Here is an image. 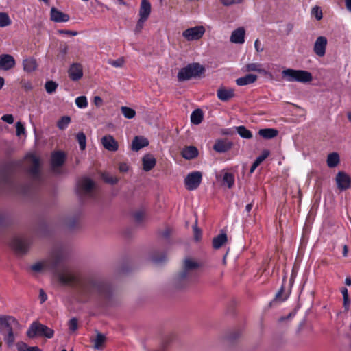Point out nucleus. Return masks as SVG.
I'll list each match as a JSON object with an SVG mask.
<instances>
[{"label": "nucleus", "mask_w": 351, "mask_h": 351, "mask_svg": "<svg viewBox=\"0 0 351 351\" xmlns=\"http://www.w3.org/2000/svg\"><path fill=\"white\" fill-rule=\"evenodd\" d=\"M284 293V287H282L280 290L276 293L275 296V301L282 302L286 299V297H282V293Z\"/></svg>", "instance_id": "nucleus-54"}, {"label": "nucleus", "mask_w": 351, "mask_h": 351, "mask_svg": "<svg viewBox=\"0 0 351 351\" xmlns=\"http://www.w3.org/2000/svg\"><path fill=\"white\" fill-rule=\"evenodd\" d=\"M1 119L9 124H12L14 122V117L12 114H5L1 117Z\"/></svg>", "instance_id": "nucleus-58"}, {"label": "nucleus", "mask_w": 351, "mask_h": 351, "mask_svg": "<svg viewBox=\"0 0 351 351\" xmlns=\"http://www.w3.org/2000/svg\"><path fill=\"white\" fill-rule=\"evenodd\" d=\"M11 24V20L5 12H0V27H5Z\"/></svg>", "instance_id": "nucleus-42"}, {"label": "nucleus", "mask_w": 351, "mask_h": 351, "mask_svg": "<svg viewBox=\"0 0 351 351\" xmlns=\"http://www.w3.org/2000/svg\"><path fill=\"white\" fill-rule=\"evenodd\" d=\"M53 334L54 331L53 329L36 322H33L27 331V335L29 338H34L36 336H39L50 339L53 337Z\"/></svg>", "instance_id": "nucleus-6"}, {"label": "nucleus", "mask_w": 351, "mask_h": 351, "mask_svg": "<svg viewBox=\"0 0 351 351\" xmlns=\"http://www.w3.org/2000/svg\"><path fill=\"white\" fill-rule=\"evenodd\" d=\"M28 160L27 172L31 178L35 182H41L42 175L40 170V160L34 154H29L26 157Z\"/></svg>", "instance_id": "nucleus-9"}, {"label": "nucleus", "mask_w": 351, "mask_h": 351, "mask_svg": "<svg viewBox=\"0 0 351 351\" xmlns=\"http://www.w3.org/2000/svg\"><path fill=\"white\" fill-rule=\"evenodd\" d=\"M0 189H7L16 193L25 194L27 189L19 188L16 183L12 179L11 175L6 171L0 172Z\"/></svg>", "instance_id": "nucleus-8"}, {"label": "nucleus", "mask_w": 351, "mask_h": 351, "mask_svg": "<svg viewBox=\"0 0 351 351\" xmlns=\"http://www.w3.org/2000/svg\"><path fill=\"white\" fill-rule=\"evenodd\" d=\"M241 335V332L238 330H234V331H232L231 332H230L228 336H227V339L230 341H234L235 339H237L239 336Z\"/></svg>", "instance_id": "nucleus-51"}, {"label": "nucleus", "mask_w": 351, "mask_h": 351, "mask_svg": "<svg viewBox=\"0 0 351 351\" xmlns=\"http://www.w3.org/2000/svg\"><path fill=\"white\" fill-rule=\"evenodd\" d=\"M16 347L19 351H42L38 346H28L24 342H18L16 343Z\"/></svg>", "instance_id": "nucleus-36"}, {"label": "nucleus", "mask_w": 351, "mask_h": 351, "mask_svg": "<svg viewBox=\"0 0 351 351\" xmlns=\"http://www.w3.org/2000/svg\"><path fill=\"white\" fill-rule=\"evenodd\" d=\"M236 131L241 138L250 139L252 138V133L245 126L241 125L235 128Z\"/></svg>", "instance_id": "nucleus-35"}, {"label": "nucleus", "mask_w": 351, "mask_h": 351, "mask_svg": "<svg viewBox=\"0 0 351 351\" xmlns=\"http://www.w3.org/2000/svg\"><path fill=\"white\" fill-rule=\"evenodd\" d=\"M282 75L288 82L307 83L313 80L312 74L304 70L287 69L282 71Z\"/></svg>", "instance_id": "nucleus-5"}, {"label": "nucleus", "mask_w": 351, "mask_h": 351, "mask_svg": "<svg viewBox=\"0 0 351 351\" xmlns=\"http://www.w3.org/2000/svg\"><path fill=\"white\" fill-rule=\"evenodd\" d=\"M75 104L80 108H84L88 106L87 99L85 96H80L75 99Z\"/></svg>", "instance_id": "nucleus-44"}, {"label": "nucleus", "mask_w": 351, "mask_h": 351, "mask_svg": "<svg viewBox=\"0 0 351 351\" xmlns=\"http://www.w3.org/2000/svg\"><path fill=\"white\" fill-rule=\"evenodd\" d=\"M203 119V112L200 109L195 110L191 115V121L193 124L198 125L199 124Z\"/></svg>", "instance_id": "nucleus-34"}, {"label": "nucleus", "mask_w": 351, "mask_h": 351, "mask_svg": "<svg viewBox=\"0 0 351 351\" xmlns=\"http://www.w3.org/2000/svg\"><path fill=\"white\" fill-rule=\"evenodd\" d=\"M245 72L256 71L260 73H267V71L262 68V65L259 63H250L245 66L243 69Z\"/></svg>", "instance_id": "nucleus-32"}, {"label": "nucleus", "mask_w": 351, "mask_h": 351, "mask_svg": "<svg viewBox=\"0 0 351 351\" xmlns=\"http://www.w3.org/2000/svg\"><path fill=\"white\" fill-rule=\"evenodd\" d=\"M149 141L143 136H135L132 142V149L138 152L141 149L147 146Z\"/></svg>", "instance_id": "nucleus-24"}, {"label": "nucleus", "mask_w": 351, "mask_h": 351, "mask_svg": "<svg viewBox=\"0 0 351 351\" xmlns=\"http://www.w3.org/2000/svg\"><path fill=\"white\" fill-rule=\"evenodd\" d=\"M227 241L228 238L226 234L221 232L213 239V247L214 249H219L227 242Z\"/></svg>", "instance_id": "nucleus-28"}, {"label": "nucleus", "mask_w": 351, "mask_h": 351, "mask_svg": "<svg viewBox=\"0 0 351 351\" xmlns=\"http://www.w3.org/2000/svg\"><path fill=\"white\" fill-rule=\"evenodd\" d=\"M335 181L337 183V188L341 191H345L348 189L351 185L350 177L343 171H339L337 173Z\"/></svg>", "instance_id": "nucleus-14"}, {"label": "nucleus", "mask_w": 351, "mask_h": 351, "mask_svg": "<svg viewBox=\"0 0 351 351\" xmlns=\"http://www.w3.org/2000/svg\"><path fill=\"white\" fill-rule=\"evenodd\" d=\"M121 112L127 119H132L136 115V111L134 109L127 106L121 107Z\"/></svg>", "instance_id": "nucleus-38"}, {"label": "nucleus", "mask_w": 351, "mask_h": 351, "mask_svg": "<svg viewBox=\"0 0 351 351\" xmlns=\"http://www.w3.org/2000/svg\"><path fill=\"white\" fill-rule=\"evenodd\" d=\"M311 14L313 15L317 21L322 19V12L318 6H315L312 8Z\"/></svg>", "instance_id": "nucleus-47"}, {"label": "nucleus", "mask_w": 351, "mask_h": 351, "mask_svg": "<svg viewBox=\"0 0 351 351\" xmlns=\"http://www.w3.org/2000/svg\"><path fill=\"white\" fill-rule=\"evenodd\" d=\"M343 306L344 310H345V311H348L349 310L350 304V300L349 298V296L343 297Z\"/></svg>", "instance_id": "nucleus-59"}, {"label": "nucleus", "mask_w": 351, "mask_h": 351, "mask_svg": "<svg viewBox=\"0 0 351 351\" xmlns=\"http://www.w3.org/2000/svg\"><path fill=\"white\" fill-rule=\"evenodd\" d=\"M151 12V4L148 0H142L139 10V16L143 19H147Z\"/></svg>", "instance_id": "nucleus-27"}, {"label": "nucleus", "mask_w": 351, "mask_h": 351, "mask_svg": "<svg viewBox=\"0 0 351 351\" xmlns=\"http://www.w3.org/2000/svg\"><path fill=\"white\" fill-rule=\"evenodd\" d=\"M71 122V118L69 116H63L57 123V126L60 130H64Z\"/></svg>", "instance_id": "nucleus-39"}, {"label": "nucleus", "mask_w": 351, "mask_h": 351, "mask_svg": "<svg viewBox=\"0 0 351 351\" xmlns=\"http://www.w3.org/2000/svg\"><path fill=\"white\" fill-rule=\"evenodd\" d=\"M143 170L149 171L152 170L156 165V160L152 154H146L143 156Z\"/></svg>", "instance_id": "nucleus-26"}, {"label": "nucleus", "mask_w": 351, "mask_h": 351, "mask_svg": "<svg viewBox=\"0 0 351 351\" xmlns=\"http://www.w3.org/2000/svg\"><path fill=\"white\" fill-rule=\"evenodd\" d=\"M8 220V215L5 213H0V226L7 223Z\"/></svg>", "instance_id": "nucleus-61"}, {"label": "nucleus", "mask_w": 351, "mask_h": 351, "mask_svg": "<svg viewBox=\"0 0 351 351\" xmlns=\"http://www.w3.org/2000/svg\"><path fill=\"white\" fill-rule=\"evenodd\" d=\"M101 142L104 147L110 152L118 150L119 143L111 135H106L101 138Z\"/></svg>", "instance_id": "nucleus-17"}, {"label": "nucleus", "mask_w": 351, "mask_h": 351, "mask_svg": "<svg viewBox=\"0 0 351 351\" xmlns=\"http://www.w3.org/2000/svg\"><path fill=\"white\" fill-rule=\"evenodd\" d=\"M51 20L56 23L66 22L69 20V16L57 8L53 7L50 12Z\"/></svg>", "instance_id": "nucleus-20"}, {"label": "nucleus", "mask_w": 351, "mask_h": 351, "mask_svg": "<svg viewBox=\"0 0 351 351\" xmlns=\"http://www.w3.org/2000/svg\"><path fill=\"white\" fill-rule=\"evenodd\" d=\"M133 216H134V218L136 222L141 223L144 218L145 214L143 211L139 210V211L135 212L134 213Z\"/></svg>", "instance_id": "nucleus-52"}, {"label": "nucleus", "mask_w": 351, "mask_h": 351, "mask_svg": "<svg viewBox=\"0 0 351 351\" xmlns=\"http://www.w3.org/2000/svg\"><path fill=\"white\" fill-rule=\"evenodd\" d=\"M327 39L324 36H319L314 44L313 51L319 57H323L326 53Z\"/></svg>", "instance_id": "nucleus-15"}, {"label": "nucleus", "mask_w": 351, "mask_h": 351, "mask_svg": "<svg viewBox=\"0 0 351 351\" xmlns=\"http://www.w3.org/2000/svg\"><path fill=\"white\" fill-rule=\"evenodd\" d=\"M95 188V182L87 177L80 178L77 184L76 191L81 197H90Z\"/></svg>", "instance_id": "nucleus-7"}, {"label": "nucleus", "mask_w": 351, "mask_h": 351, "mask_svg": "<svg viewBox=\"0 0 351 351\" xmlns=\"http://www.w3.org/2000/svg\"><path fill=\"white\" fill-rule=\"evenodd\" d=\"M15 66V60L12 56L2 54L0 56V69L8 71Z\"/></svg>", "instance_id": "nucleus-19"}, {"label": "nucleus", "mask_w": 351, "mask_h": 351, "mask_svg": "<svg viewBox=\"0 0 351 351\" xmlns=\"http://www.w3.org/2000/svg\"><path fill=\"white\" fill-rule=\"evenodd\" d=\"M23 69L27 72H32L37 68L36 60L34 58L25 59L23 62Z\"/></svg>", "instance_id": "nucleus-33"}, {"label": "nucleus", "mask_w": 351, "mask_h": 351, "mask_svg": "<svg viewBox=\"0 0 351 351\" xmlns=\"http://www.w3.org/2000/svg\"><path fill=\"white\" fill-rule=\"evenodd\" d=\"M58 33L60 34H66L70 36H76L77 35V32L75 31L67 30V29H60L58 30Z\"/></svg>", "instance_id": "nucleus-60"}, {"label": "nucleus", "mask_w": 351, "mask_h": 351, "mask_svg": "<svg viewBox=\"0 0 351 351\" xmlns=\"http://www.w3.org/2000/svg\"><path fill=\"white\" fill-rule=\"evenodd\" d=\"M67 256L66 249L57 248L49 258L32 265L31 269L35 272H40L44 268L52 271L60 284L75 288L83 297L108 295L109 287L104 280L95 276H82L75 272L64 263Z\"/></svg>", "instance_id": "nucleus-1"}, {"label": "nucleus", "mask_w": 351, "mask_h": 351, "mask_svg": "<svg viewBox=\"0 0 351 351\" xmlns=\"http://www.w3.org/2000/svg\"><path fill=\"white\" fill-rule=\"evenodd\" d=\"M101 178L105 182L112 185L116 184L119 182V178L117 177L113 176L109 173H103Z\"/></svg>", "instance_id": "nucleus-37"}, {"label": "nucleus", "mask_w": 351, "mask_h": 351, "mask_svg": "<svg viewBox=\"0 0 351 351\" xmlns=\"http://www.w3.org/2000/svg\"><path fill=\"white\" fill-rule=\"evenodd\" d=\"M340 159L338 153L332 152L327 156L326 163L328 167L334 168L339 163Z\"/></svg>", "instance_id": "nucleus-30"}, {"label": "nucleus", "mask_w": 351, "mask_h": 351, "mask_svg": "<svg viewBox=\"0 0 351 351\" xmlns=\"http://www.w3.org/2000/svg\"><path fill=\"white\" fill-rule=\"evenodd\" d=\"M263 162L261 158H260L258 156L256 158L255 161L253 162L252 165L251 166L250 173H252L254 170L257 168V167Z\"/></svg>", "instance_id": "nucleus-56"}, {"label": "nucleus", "mask_w": 351, "mask_h": 351, "mask_svg": "<svg viewBox=\"0 0 351 351\" xmlns=\"http://www.w3.org/2000/svg\"><path fill=\"white\" fill-rule=\"evenodd\" d=\"M204 71V67L199 63L189 64L179 71L178 73V80L179 82H184L193 77L196 78L200 77Z\"/></svg>", "instance_id": "nucleus-4"}, {"label": "nucleus", "mask_w": 351, "mask_h": 351, "mask_svg": "<svg viewBox=\"0 0 351 351\" xmlns=\"http://www.w3.org/2000/svg\"><path fill=\"white\" fill-rule=\"evenodd\" d=\"M66 154L64 152L57 151L51 154V165L53 171L56 173H59L58 168L60 167L65 162Z\"/></svg>", "instance_id": "nucleus-13"}, {"label": "nucleus", "mask_w": 351, "mask_h": 351, "mask_svg": "<svg viewBox=\"0 0 351 351\" xmlns=\"http://www.w3.org/2000/svg\"><path fill=\"white\" fill-rule=\"evenodd\" d=\"M204 33V27L199 25L186 29L182 32V36L188 41H192L199 40L203 36Z\"/></svg>", "instance_id": "nucleus-12"}, {"label": "nucleus", "mask_w": 351, "mask_h": 351, "mask_svg": "<svg viewBox=\"0 0 351 351\" xmlns=\"http://www.w3.org/2000/svg\"><path fill=\"white\" fill-rule=\"evenodd\" d=\"M146 21L147 19H143V18L140 17L134 29V32L136 34H138L141 32Z\"/></svg>", "instance_id": "nucleus-48"}, {"label": "nucleus", "mask_w": 351, "mask_h": 351, "mask_svg": "<svg viewBox=\"0 0 351 351\" xmlns=\"http://www.w3.org/2000/svg\"><path fill=\"white\" fill-rule=\"evenodd\" d=\"M202 174L200 171H193L189 173L185 179L184 184L187 190L196 189L201 184Z\"/></svg>", "instance_id": "nucleus-11"}, {"label": "nucleus", "mask_w": 351, "mask_h": 351, "mask_svg": "<svg viewBox=\"0 0 351 351\" xmlns=\"http://www.w3.org/2000/svg\"><path fill=\"white\" fill-rule=\"evenodd\" d=\"M245 29L243 27H239L234 30L230 36V42L233 43L242 44L245 41Z\"/></svg>", "instance_id": "nucleus-23"}, {"label": "nucleus", "mask_w": 351, "mask_h": 351, "mask_svg": "<svg viewBox=\"0 0 351 351\" xmlns=\"http://www.w3.org/2000/svg\"><path fill=\"white\" fill-rule=\"evenodd\" d=\"M258 79V76L254 74H247L243 77L237 78L236 84L238 86H245L254 83Z\"/></svg>", "instance_id": "nucleus-25"}, {"label": "nucleus", "mask_w": 351, "mask_h": 351, "mask_svg": "<svg viewBox=\"0 0 351 351\" xmlns=\"http://www.w3.org/2000/svg\"><path fill=\"white\" fill-rule=\"evenodd\" d=\"M151 260L156 264H160L166 261V256L164 254H161L160 256L158 257L156 254L154 253L151 256Z\"/></svg>", "instance_id": "nucleus-45"}, {"label": "nucleus", "mask_w": 351, "mask_h": 351, "mask_svg": "<svg viewBox=\"0 0 351 351\" xmlns=\"http://www.w3.org/2000/svg\"><path fill=\"white\" fill-rule=\"evenodd\" d=\"M29 245V241L24 237L16 236L10 242V247L18 254L27 253Z\"/></svg>", "instance_id": "nucleus-10"}, {"label": "nucleus", "mask_w": 351, "mask_h": 351, "mask_svg": "<svg viewBox=\"0 0 351 351\" xmlns=\"http://www.w3.org/2000/svg\"><path fill=\"white\" fill-rule=\"evenodd\" d=\"M223 182L226 184L228 188H232L234 183V176L228 172H226L223 175Z\"/></svg>", "instance_id": "nucleus-41"}, {"label": "nucleus", "mask_w": 351, "mask_h": 351, "mask_svg": "<svg viewBox=\"0 0 351 351\" xmlns=\"http://www.w3.org/2000/svg\"><path fill=\"white\" fill-rule=\"evenodd\" d=\"M69 326L70 330L74 332L77 329V319L76 318H72L69 322Z\"/></svg>", "instance_id": "nucleus-53"}, {"label": "nucleus", "mask_w": 351, "mask_h": 351, "mask_svg": "<svg viewBox=\"0 0 351 351\" xmlns=\"http://www.w3.org/2000/svg\"><path fill=\"white\" fill-rule=\"evenodd\" d=\"M58 84L52 80L47 81L45 83V88L47 93L51 94L56 91Z\"/></svg>", "instance_id": "nucleus-43"}, {"label": "nucleus", "mask_w": 351, "mask_h": 351, "mask_svg": "<svg viewBox=\"0 0 351 351\" xmlns=\"http://www.w3.org/2000/svg\"><path fill=\"white\" fill-rule=\"evenodd\" d=\"M217 97L223 101H227L234 97V90L232 88H226L224 86L219 88L217 92Z\"/></svg>", "instance_id": "nucleus-21"}, {"label": "nucleus", "mask_w": 351, "mask_h": 351, "mask_svg": "<svg viewBox=\"0 0 351 351\" xmlns=\"http://www.w3.org/2000/svg\"><path fill=\"white\" fill-rule=\"evenodd\" d=\"M129 169L128 165L126 163L122 162L119 164V170L122 172L125 173L127 172Z\"/></svg>", "instance_id": "nucleus-64"}, {"label": "nucleus", "mask_w": 351, "mask_h": 351, "mask_svg": "<svg viewBox=\"0 0 351 351\" xmlns=\"http://www.w3.org/2000/svg\"><path fill=\"white\" fill-rule=\"evenodd\" d=\"M221 3L225 6H229L234 3H239L243 0H220Z\"/></svg>", "instance_id": "nucleus-57"}, {"label": "nucleus", "mask_w": 351, "mask_h": 351, "mask_svg": "<svg viewBox=\"0 0 351 351\" xmlns=\"http://www.w3.org/2000/svg\"><path fill=\"white\" fill-rule=\"evenodd\" d=\"M197 221H195V224L193 226L194 237L196 241H199L201 238L202 231L197 226Z\"/></svg>", "instance_id": "nucleus-50"}, {"label": "nucleus", "mask_w": 351, "mask_h": 351, "mask_svg": "<svg viewBox=\"0 0 351 351\" xmlns=\"http://www.w3.org/2000/svg\"><path fill=\"white\" fill-rule=\"evenodd\" d=\"M233 146V143L226 138L218 139L213 145V149L219 153H224L229 151Z\"/></svg>", "instance_id": "nucleus-18"}, {"label": "nucleus", "mask_w": 351, "mask_h": 351, "mask_svg": "<svg viewBox=\"0 0 351 351\" xmlns=\"http://www.w3.org/2000/svg\"><path fill=\"white\" fill-rule=\"evenodd\" d=\"M109 64L114 67H122L124 64V60L120 58L116 60H109Z\"/></svg>", "instance_id": "nucleus-49"}, {"label": "nucleus", "mask_w": 351, "mask_h": 351, "mask_svg": "<svg viewBox=\"0 0 351 351\" xmlns=\"http://www.w3.org/2000/svg\"><path fill=\"white\" fill-rule=\"evenodd\" d=\"M199 151L197 148L192 145L184 147L181 152L182 156L188 160L195 158L197 157Z\"/></svg>", "instance_id": "nucleus-22"}, {"label": "nucleus", "mask_w": 351, "mask_h": 351, "mask_svg": "<svg viewBox=\"0 0 351 351\" xmlns=\"http://www.w3.org/2000/svg\"><path fill=\"white\" fill-rule=\"evenodd\" d=\"M69 76L73 81H78L83 76V66L80 63H73L68 71Z\"/></svg>", "instance_id": "nucleus-16"}, {"label": "nucleus", "mask_w": 351, "mask_h": 351, "mask_svg": "<svg viewBox=\"0 0 351 351\" xmlns=\"http://www.w3.org/2000/svg\"><path fill=\"white\" fill-rule=\"evenodd\" d=\"M258 134L263 138L271 139L278 136V131L274 128L261 129L258 131Z\"/></svg>", "instance_id": "nucleus-29"}, {"label": "nucleus", "mask_w": 351, "mask_h": 351, "mask_svg": "<svg viewBox=\"0 0 351 351\" xmlns=\"http://www.w3.org/2000/svg\"><path fill=\"white\" fill-rule=\"evenodd\" d=\"M68 49H69V47H68L67 45H66V44L61 45L59 48V53L58 54V58H61L62 60L64 59L65 56L67 53Z\"/></svg>", "instance_id": "nucleus-46"}, {"label": "nucleus", "mask_w": 351, "mask_h": 351, "mask_svg": "<svg viewBox=\"0 0 351 351\" xmlns=\"http://www.w3.org/2000/svg\"><path fill=\"white\" fill-rule=\"evenodd\" d=\"M16 135L20 136L25 133V128L21 122H17L16 123Z\"/></svg>", "instance_id": "nucleus-55"}, {"label": "nucleus", "mask_w": 351, "mask_h": 351, "mask_svg": "<svg viewBox=\"0 0 351 351\" xmlns=\"http://www.w3.org/2000/svg\"><path fill=\"white\" fill-rule=\"evenodd\" d=\"M20 328V324L14 317L0 315V332L5 335L4 340L8 347L12 346L15 341L14 332Z\"/></svg>", "instance_id": "nucleus-2"}, {"label": "nucleus", "mask_w": 351, "mask_h": 351, "mask_svg": "<svg viewBox=\"0 0 351 351\" xmlns=\"http://www.w3.org/2000/svg\"><path fill=\"white\" fill-rule=\"evenodd\" d=\"M76 138L78 141L81 150H84L86 146V137L84 132H80L76 135Z\"/></svg>", "instance_id": "nucleus-40"}, {"label": "nucleus", "mask_w": 351, "mask_h": 351, "mask_svg": "<svg viewBox=\"0 0 351 351\" xmlns=\"http://www.w3.org/2000/svg\"><path fill=\"white\" fill-rule=\"evenodd\" d=\"M106 339L104 335L97 332L96 337L92 340V342H93V348L97 350L103 349Z\"/></svg>", "instance_id": "nucleus-31"}, {"label": "nucleus", "mask_w": 351, "mask_h": 351, "mask_svg": "<svg viewBox=\"0 0 351 351\" xmlns=\"http://www.w3.org/2000/svg\"><path fill=\"white\" fill-rule=\"evenodd\" d=\"M93 102L97 107H100L103 104V99L99 96H95Z\"/></svg>", "instance_id": "nucleus-62"}, {"label": "nucleus", "mask_w": 351, "mask_h": 351, "mask_svg": "<svg viewBox=\"0 0 351 351\" xmlns=\"http://www.w3.org/2000/svg\"><path fill=\"white\" fill-rule=\"evenodd\" d=\"M39 298L40 299V302L41 303L45 302L47 300V294L45 293L44 290L42 289H40V291H39Z\"/></svg>", "instance_id": "nucleus-63"}, {"label": "nucleus", "mask_w": 351, "mask_h": 351, "mask_svg": "<svg viewBox=\"0 0 351 351\" xmlns=\"http://www.w3.org/2000/svg\"><path fill=\"white\" fill-rule=\"evenodd\" d=\"M201 264L191 258H186L183 261L182 270L174 278V283L178 288L182 287L181 282L195 276Z\"/></svg>", "instance_id": "nucleus-3"}]
</instances>
